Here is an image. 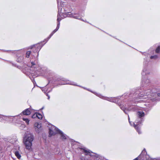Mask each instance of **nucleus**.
Instances as JSON below:
<instances>
[{
    "instance_id": "obj_1",
    "label": "nucleus",
    "mask_w": 160,
    "mask_h": 160,
    "mask_svg": "<svg viewBox=\"0 0 160 160\" xmlns=\"http://www.w3.org/2000/svg\"><path fill=\"white\" fill-rule=\"evenodd\" d=\"M57 1L58 9V15L57 19L58 23L56 29L53 30L51 33L48 38V40L50 38L54 33L57 32L59 29L60 26V21L62 19L68 16V12H67L66 10H65V8L63 7L64 6L63 3L62 2V3L61 1L60 0H57Z\"/></svg>"
},
{
    "instance_id": "obj_2",
    "label": "nucleus",
    "mask_w": 160,
    "mask_h": 160,
    "mask_svg": "<svg viewBox=\"0 0 160 160\" xmlns=\"http://www.w3.org/2000/svg\"><path fill=\"white\" fill-rule=\"evenodd\" d=\"M57 1L58 9V15L57 19L58 23L56 29L53 30L51 33L48 38V40L50 38L54 33L57 32L59 29L60 26V21L62 19L68 16V12H67L66 10H65V8L63 7L64 6L63 3L62 2V3L61 1L60 0H57Z\"/></svg>"
},
{
    "instance_id": "obj_3",
    "label": "nucleus",
    "mask_w": 160,
    "mask_h": 160,
    "mask_svg": "<svg viewBox=\"0 0 160 160\" xmlns=\"http://www.w3.org/2000/svg\"><path fill=\"white\" fill-rule=\"evenodd\" d=\"M57 1L58 9V15L57 19L58 23L56 29L53 30L51 33L48 38V40L50 38L54 33L57 32L59 29L60 26V21L62 19L68 16V12H67L66 10H65V8L63 7L64 6L63 3L62 2V3L61 1L60 0H57Z\"/></svg>"
},
{
    "instance_id": "obj_4",
    "label": "nucleus",
    "mask_w": 160,
    "mask_h": 160,
    "mask_svg": "<svg viewBox=\"0 0 160 160\" xmlns=\"http://www.w3.org/2000/svg\"><path fill=\"white\" fill-rule=\"evenodd\" d=\"M57 1L58 9V15L57 19L58 23L56 29L53 30L51 33L48 38V40L50 38L54 33L57 32L59 29L60 26V21L62 19L68 16V12H67L66 10H65V8L63 7L64 6L63 3L62 2V3L61 1L60 0H57Z\"/></svg>"
},
{
    "instance_id": "obj_5",
    "label": "nucleus",
    "mask_w": 160,
    "mask_h": 160,
    "mask_svg": "<svg viewBox=\"0 0 160 160\" xmlns=\"http://www.w3.org/2000/svg\"><path fill=\"white\" fill-rule=\"evenodd\" d=\"M57 1L58 9V15L57 19L58 23L56 29L53 30L51 33L48 38V40L50 38L54 33L57 32L59 29L60 26V21L62 19L68 16V12H67L66 10H65V8L63 7L64 6L63 3L62 2V3L61 1L60 0H57Z\"/></svg>"
},
{
    "instance_id": "obj_6",
    "label": "nucleus",
    "mask_w": 160,
    "mask_h": 160,
    "mask_svg": "<svg viewBox=\"0 0 160 160\" xmlns=\"http://www.w3.org/2000/svg\"><path fill=\"white\" fill-rule=\"evenodd\" d=\"M57 1L58 9V15L57 19L58 23L56 29L53 30L51 33L48 38V40L50 38L54 33L57 32L59 29L60 26V21L62 19L68 16V12H67L66 10H65V8L63 7L64 6L63 3L62 2V3L61 1L60 0H57Z\"/></svg>"
},
{
    "instance_id": "obj_7",
    "label": "nucleus",
    "mask_w": 160,
    "mask_h": 160,
    "mask_svg": "<svg viewBox=\"0 0 160 160\" xmlns=\"http://www.w3.org/2000/svg\"><path fill=\"white\" fill-rule=\"evenodd\" d=\"M57 1L58 9V15L57 19L58 23L56 29L53 30L51 33L48 38V40L50 38L54 33L57 32L59 29L60 26V21L62 19L68 16V12H67L66 10H65V8L63 7L64 6L63 3L62 2V3L61 1L60 0H57Z\"/></svg>"
},
{
    "instance_id": "obj_8",
    "label": "nucleus",
    "mask_w": 160,
    "mask_h": 160,
    "mask_svg": "<svg viewBox=\"0 0 160 160\" xmlns=\"http://www.w3.org/2000/svg\"><path fill=\"white\" fill-rule=\"evenodd\" d=\"M34 139V137L31 134L26 135L23 139V142L27 149L30 150L31 148L32 142Z\"/></svg>"
},
{
    "instance_id": "obj_9",
    "label": "nucleus",
    "mask_w": 160,
    "mask_h": 160,
    "mask_svg": "<svg viewBox=\"0 0 160 160\" xmlns=\"http://www.w3.org/2000/svg\"><path fill=\"white\" fill-rule=\"evenodd\" d=\"M49 136H51L59 133L60 130L54 126L52 125L49 128Z\"/></svg>"
},
{
    "instance_id": "obj_10",
    "label": "nucleus",
    "mask_w": 160,
    "mask_h": 160,
    "mask_svg": "<svg viewBox=\"0 0 160 160\" xmlns=\"http://www.w3.org/2000/svg\"><path fill=\"white\" fill-rule=\"evenodd\" d=\"M147 152L144 149L142 152L141 154L139 157H141L142 158L143 160H149V156L147 155Z\"/></svg>"
},
{
    "instance_id": "obj_11",
    "label": "nucleus",
    "mask_w": 160,
    "mask_h": 160,
    "mask_svg": "<svg viewBox=\"0 0 160 160\" xmlns=\"http://www.w3.org/2000/svg\"><path fill=\"white\" fill-rule=\"evenodd\" d=\"M34 126L35 130L37 132L39 133L42 130L41 123L36 122L34 123Z\"/></svg>"
},
{
    "instance_id": "obj_12",
    "label": "nucleus",
    "mask_w": 160,
    "mask_h": 160,
    "mask_svg": "<svg viewBox=\"0 0 160 160\" xmlns=\"http://www.w3.org/2000/svg\"><path fill=\"white\" fill-rule=\"evenodd\" d=\"M141 121H140L139 122H136V124L133 123L134 124V127L136 129L137 131L138 132L139 134H140L141 132L140 131V125H139V124L141 123Z\"/></svg>"
},
{
    "instance_id": "obj_13",
    "label": "nucleus",
    "mask_w": 160,
    "mask_h": 160,
    "mask_svg": "<svg viewBox=\"0 0 160 160\" xmlns=\"http://www.w3.org/2000/svg\"><path fill=\"white\" fill-rule=\"evenodd\" d=\"M82 152H83L85 154V155L86 156L89 155L91 156V155L92 152H91L89 150H86L85 149H82Z\"/></svg>"
},
{
    "instance_id": "obj_14",
    "label": "nucleus",
    "mask_w": 160,
    "mask_h": 160,
    "mask_svg": "<svg viewBox=\"0 0 160 160\" xmlns=\"http://www.w3.org/2000/svg\"><path fill=\"white\" fill-rule=\"evenodd\" d=\"M137 114L138 117L139 118L143 117L145 115L144 113L142 111H139L138 112Z\"/></svg>"
},
{
    "instance_id": "obj_15",
    "label": "nucleus",
    "mask_w": 160,
    "mask_h": 160,
    "mask_svg": "<svg viewBox=\"0 0 160 160\" xmlns=\"http://www.w3.org/2000/svg\"><path fill=\"white\" fill-rule=\"evenodd\" d=\"M24 115H28L31 114V112L29 109H27L22 112Z\"/></svg>"
},
{
    "instance_id": "obj_16",
    "label": "nucleus",
    "mask_w": 160,
    "mask_h": 160,
    "mask_svg": "<svg viewBox=\"0 0 160 160\" xmlns=\"http://www.w3.org/2000/svg\"><path fill=\"white\" fill-rule=\"evenodd\" d=\"M68 84L72 85H76L74 83V82L71 81H69L68 80H66L65 82L61 84Z\"/></svg>"
},
{
    "instance_id": "obj_17",
    "label": "nucleus",
    "mask_w": 160,
    "mask_h": 160,
    "mask_svg": "<svg viewBox=\"0 0 160 160\" xmlns=\"http://www.w3.org/2000/svg\"><path fill=\"white\" fill-rule=\"evenodd\" d=\"M14 153L15 156L17 157L18 159H20L21 157V156L20 154V152L18 151H14Z\"/></svg>"
},
{
    "instance_id": "obj_18",
    "label": "nucleus",
    "mask_w": 160,
    "mask_h": 160,
    "mask_svg": "<svg viewBox=\"0 0 160 160\" xmlns=\"http://www.w3.org/2000/svg\"><path fill=\"white\" fill-rule=\"evenodd\" d=\"M58 133L60 134L61 137L62 139H66V135L64 134L61 131H60Z\"/></svg>"
},
{
    "instance_id": "obj_19",
    "label": "nucleus",
    "mask_w": 160,
    "mask_h": 160,
    "mask_svg": "<svg viewBox=\"0 0 160 160\" xmlns=\"http://www.w3.org/2000/svg\"><path fill=\"white\" fill-rule=\"evenodd\" d=\"M143 82H144L145 83L147 84L150 82V80L148 78H145L143 80Z\"/></svg>"
},
{
    "instance_id": "obj_20",
    "label": "nucleus",
    "mask_w": 160,
    "mask_h": 160,
    "mask_svg": "<svg viewBox=\"0 0 160 160\" xmlns=\"http://www.w3.org/2000/svg\"><path fill=\"white\" fill-rule=\"evenodd\" d=\"M22 120L25 121L26 122V123L27 124H29V122L30 121L27 118H22Z\"/></svg>"
},
{
    "instance_id": "obj_21",
    "label": "nucleus",
    "mask_w": 160,
    "mask_h": 160,
    "mask_svg": "<svg viewBox=\"0 0 160 160\" xmlns=\"http://www.w3.org/2000/svg\"><path fill=\"white\" fill-rule=\"evenodd\" d=\"M147 70L144 68V69L142 71V75H144L148 73V72H147Z\"/></svg>"
},
{
    "instance_id": "obj_22",
    "label": "nucleus",
    "mask_w": 160,
    "mask_h": 160,
    "mask_svg": "<svg viewBox=\"0 0 160 160\" xmlns=\"http://www.w3.org/2000/svg\"><path fill=\"white\" fill-rule=\"evenodd\" d=\"M31 52L30 51H28L26 53V57L28 58L29 57L30 55Z\"/></svg>"
},
{
    "instance_id": "obj_23",
    "label": "nucleus",
    "mask_w": 160,
    "mask_h": 160,
    "mask_svg": "<svg viewBox=\"0 0 160 160\" xmlns=\"http://www.w3.org/2000/svg\"><path fill=\"white\" fill-rule=\"evenodd\" d=\"M37 118H38L39 119H42V115L40 114L39 113H37Z\"/></svg>"
},
{
    "instance_id": "obj_24",
    "label": "nucleus",
    "mask_w": 160,
    "mask_h": 160,
    "mask_svg": "<svg viewBox=\"0 0 160 160\" xmlns=\"http://www.w3.org/2000/svg\"><path fill=\"white\" fill-rule=\"evenodd\" d=\"M7 117V116H3L2 115L0 114V118H2L1 120L4 119L6 118Z\"/></svg>"
},
{
    "instance_id": "obj_25",
    "label": "nucleus",
    "mask_w": 160,
    "mask_h": 160,
    "mask_svg": "<svg viewBox=\"0 0 160 160\" xmlns=\"http://www.w3.org/2000/svg\"><path fill=\"white\" fill-rule=\"evenodd\" d=\"M160 52V46H159L156 49V52L157 53H159Z\"/></svg>"
},
{
    "instance_id": "obj_26",
    "label": "nucleus",
    "mask_w": 160,
    "mask_h": 160,
    "mask_svg": "<svg viewBox=\"0 0 160 160\" xmlns=\"http://www.w3.org/2000/svg\"><path fill=\"white\" fill-rule=\"evenodd\" d=\"M80 159L82 160H90V159H88L86 157H81Z\"/></svg>"
},
{
    "instance_id": "obj_27",
    "label": "nucleus",
    "mask_w": 160,
    "mask_h": 160,
    "mask_svg": "<svg viewBox=\"0 0 160 160\" xmlns=\"http://www.w3.org/2000/svg\"><path fill=\"white\" fill-rule=\"evenodd\" d=\"M37 113H36L35 114H34L32 116V118H37Z\"/></svg>"
},
{
    "instance_id": "obj_28",
    "label": "nucleus",
    "mask_w": 160,
    "mask_h": 160,
    "mask_svg": "<svg viewBox=\"0 0 160 160\" xmlns=\"http://www.w3.org/2000/svg\"><path fill=\"white\" fill-rule=\"evenodd\" d=\"M158 58V56L157 55H154V56H151L150 57L151 59H153V58L156 59V58Z\"/></svg>"
},
{
    "instance_id": "obj_29",
    "label": "nucleus",
    "mask_w": 160,
    "mask_h": 160,
    "mask_svg": "<svg viewBox=\"0 0 160 160\" xmlns=\"http://www.w3.org/2000/svg\"><path fill=\"white\" fill-rule=\"evenodd\" d=\"M120 108H121L122 110H123L124 111V112H125V113H126V114H127V112H126V111H125V110H124V108L123 106H120Z\"/></svg>"
},
{
    "instance_id": "obj_30",
    "label": "nucleus",
    "mask_w": 160,
    "mask_h": 160,
    "mask_svg": "<svg viewBox=\"0 0 160 160\" xmlns=\"http://www.w3.org/2000/svg\"><path fill=\"white\" fill-rule=\"evenodd\" d=\"M107 100L112 102H115V101H114L113 99H112V98H108V99Z\"/></svg>"
},
{
    "instance_id": "obj_31",
    "label": "nucleus",
    "mask_w": 160,
    "mask_h": 160,
    "mask_svg": "<svg viewBox=\"0 0 160 160\" xmlns=\"http://www.w3.org/2000/svg\"><path fill=\"white\" fill-rule=\"evenodd\" d=\"M31 64H32L31 68H32L35 65V64L34 62H31Z\"/></svg>"
},
{
    "instance_id": "obj_32",
    "label": "nucleus",
    "mask_w": 160,
    "mask_h": 160,
    "mask_svg": "<svg viewBox=\"0 0 160 160\" xmlns=\"http://www.w3.org/2000/svg\"><path fill=\"white\" fill-rule=\"evenodd\" d=\"M74 18H77V19H80V18H77L76 16H75L74 17Z\"/></svg>"
},
{
    "instance_id": "obj_33",
    "label": "nucleus",
    "mask_w": 160,
    "mask_h": 160,
    "mask_svg": "<svg viewBox=\"0 0 160 160\" xmlns=\"http://www.w3.org/2000/svg\"><path fill=\"white\" fill-rule=\"evenodd\" d=\"M47 96H48V99H49V98H50V96H49L48 95V94L47 93V94H46Z\"/></svg>"
},
{
    "instance_id": "obj_34",
    "label": "nucleus",
    "mask_w": 160,
    "mask_h": 160,
    "mask_svg": "<svg viewBox=\"0 0 160 160\" xmlns=\"http://www.w3.org/2000/svg\"><path fill=\"white\" fill-rule=\"evenodd\" d=\"M129 119H129V117H128V120H129V123H130V124L131 125H132L131 123L130 122V121H129Z\"/></svg>"
},
{
    "instance_id": "obj_35",
    "label": "nucleus",
    "mask_w": 160,
    "mask_h": 160,
    "mask_svg": "<svg viewBox=\"0 0 160 160\" xmlns=\"http://www.w3.org/2000/svg\"><path fill=\"white\" fill-rule=\"evenodd\" d=\"M158 95L159 97H160V93H158Z\"/></svg>"
},
{
    "instance_id": "obj_36",
    "label": "nucleus",
    "mask_w": 160,
    "mask_h": 160,
    "mask_svg": "<svg viewBox=\"0 0 160 160\" xmlns=\"http://www.w3.org/2000/svg\"><path fill=\"white\" fill-rule=\"evenodd\" d=\"M134 160H138V158H136Z\"/></svg>"
},
{
    "instance_id": "obj_37",
    "label": "nucleus",
    "mask_w": 160,
    "mask_h": 160,
    "mask_svg": "<svg viewBox=\"0 0 160 160\" xmlns=\"http://www.w3.org/2000/svg\"><path fill=\"white\" fill-rule=\"evenodd\" d=\"M149 94V93H146V95H147V96H148Z\"/></svg>"
},
{
    "instance_id": "obj_38",
    "label": "nucleus",
    "mask_w": 160,
    "mask_h": 160,
    "mask_svg": "<svg viewBox=\"0 0 160 160\" xmlns=\"http://www.w3.org/2000/svg\"><path fill=\"white\" fill-rule=\"evenodd\" d=\"M42 91L44 92V90H42Z\"/></svg>"
},
{
    "instance_id": "obj_39",
    "label": "nucleus",
    "mask_w": 160,
    "mask_h": 160,
    "mask_svg": "<svg viewBox=\"0 0 160 160\" xmlns=\"http://www.w3.org/2000/svg\"><path fill=\"white\" fill-rule=\"evenodd\" d=\"M158 160H160V159H158Z\"/></svg>"
}]
</instances>
